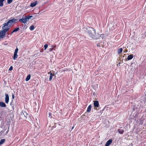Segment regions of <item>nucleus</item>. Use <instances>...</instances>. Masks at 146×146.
<instances>
[{
	"mask_svg": "<svg viewBox=\"0 0 146 146\" xmlns=\"http://www.w3.org/2000/svg\"><path fill=\"white\" fill-rule=\"evenodd\" d=\"M88 38L94 39H99L100 40H102L104 37V35L97 33L96 34L95 30L92 28L89 27L87 29Z\"/></svg>",
	"mask_w": 146,
	"mask_h": 146,
	"instance_id": "obj_1",
	"label": "nucleus"
},
{
	"mask_svg": "<svg viewBox=\"0 0 146 146\" xmlns=\"http://www.w3.org/2000/svg\"><path fill=\"white\" fill-rule=\"evenodd\" d=\"M10 27L6 23H4L2 26V30L6 32L9 29Z\"/></svg>",
	"mask_w": 146,
	"mask_h": 146,
	"instance_id": "obj_2",
	"label": "nucleus"
},
{
	"mask_svg": "<svg viewBox=\"0 0 146 146\" xmlns=\"http://www.w3.org/2000/svg\"><path fill=\"white\" fill-rule=\"evenodd\" d=\"M16 20L17 19L13 18L9 20L6 23L8 24V25L10 27L11 25L15 23Z\"/></svg>",
	"mask_w": 146,
	"mask_h": 146,
	"instance_id": "obj_3",
	"label": "nucleus"
},
{
	"mask_svg": "<svg viewBox=\"0 0 146 146\" xmlns=\"http://www.w3.org/2000/svg\"><path fill=\"white\" fill-rule=\"evenodd\" d=\"M28 19L27 18V17H26L24 19L23 18L20 19L19 21L24 23H25L28 21Z\"/></svg>",
	"mask_w": 146,
	"mask_h": 146,
	"instance_id": "obj_4",
	"label": "nucleus"
},
{
	"mask_svg": "<svg viewBox=\"0 0 146 146\" xmlns=\"http://www.w3.org/2000/svg\"><path fill=\"white\" fill-rule=\"evenodd\" d=\"M6 32L2 30L0 32V38H3L5 35Z\"/></svg>",
	"mask_w": 146,
	"mask_h": 146,
	"instance_id": "obj_5",
	"label": "nucleus"
},
{
	"mask_svg": "<svg viewBox=\"0 0 146 146\" xmlns=\"http://www.w3.org/2000/svg\"><path fill=\"white\" fill-rule=\"evenodd\" d=\"M5 102L6 103L8 104L9 102V97L8 94H5Z\"/></svg>",
	"mask_w": 146,
	"mask_h": 146,
	"instance_id": "obj_6",
	"label": "nucleus"
},
{
	"mask_svg": "<svg viewBox=\"0 0 146 146\" xmlns=\"http://www.w3.org/2000/svg\"><path fill=\"white\" fill-rule=\"evenodd\" d=\"M112 141L111 139H109L106 142L105 146H109L112 143Z\"/></svg>",
	"mask_w": 146,
	"mask_h": 146,
	"instance_id": "obj_7",
	"label": "nucleus"
},
{
	"mask_svg": "<svg viewBox=\"0 0 146 146\" xmlns=\"http://www.w3.org/2000/svg\"><path fill=\"white\" fill-rule=\"evenodd\" d=\"M38 2L37 1H36L35 2L32 3H31L30 5V7H33L35 6L37 4Z\"/></svg>",
	"mask_w": 146,
	"mask_h": 146,
	"instance_id": "obj_8",
	"label": "nucleus"
},
{
	"mask_svg": "<svg viewBox=\"0 0 146 146\" xmlns=\"http://www.w3.org/2000/svg\"><path fill=\"white\" fill-rule=\"evenodd\" d=\"M94 107H98L99 106V102L98 101H94Z\"/></svg>",
	"mask_w": 146,
	"mask_h": 146,
	"instance_id": "obj_9",
	"label": "nucleus"
},
{
	"mask_svg": "<svg viewBox=\"0 0 146 146\" xmlns=\"http://www.w3.org/2000/svg\"><path fill=\"white\" fill-rule=\"evenodd\" d=\"M0 106L1 107L5 108L6 107V105L4 102H0Z\"/></svg>",
	"mask_w": 146,
	"mask_h": 146,
	"instance_id": "obj_10",
	"label": "nucleus"
},
{
	"mask_svg": "<svg viewBox=\"0 0 146 146\" xmlns=\"http://www.w3.org/2000/svg\"><path fill=\"white\" fill-rule=\"evenodd\" d=\"M92 108V106L91 105H90L88 107L87 111V112H90Z\"/></svg>",
	"mask_w": 146,
	"mask_h": 146,
	"instance_id": "obj_11",
	"label": "nucleus"
},
{
	"mask_svg": "<svg viewBox=\"0 0 146 146\" xmlns=\"http://www.w3.org/2000/svg\"><path fill=\"white\" fill-rule=\"evenodd\" d=\"M133 54H130L128 56L127 58V59L128 60H131L133 58Z\"/></svg>",
	"mask_w": 146,
	"mask_h": 146,
	"instance_id": "obj_12",
	"label": "nucleus"
},
{
	"mask_svg": "<svg viewBox=\"0 0 146 146\" xmlns=\"http://www.w3.org/2000/svg\"><path fill=\"white\" fill-rule=\"evenodd\" d=\"M48 74H50V75L49 79L50 81L52 79L53 76H54V74H52L50 71L48 72Z\"/></svg>",
	"mask_w": 146,
	"mask_h": 146,
	"instance_id": "obj_13",
	"label": "nucleus"
},
{
	"mask_svg": "<svg viewBox=\"0 0 146 146\" xmlns=\"http://www.w3.org/2000/svg\"><path fill=\"white\" fill-rule=\"evenodd\" d=\"M17 53H15L14 52V56H13V59L15 60L16 58H17L18 56V55L17 54Z\"/></svg>",
	"mask_w": 146,
	"mask_h": 146,
	"instance_id": "obj_14",
	"label": "nucleus"
},
{
	"mask_svg": "<svg viewBox=\"0 0 146 146\" xmlns=\"http://www.w3.org/2000/svg\"><path fill=\"white\" fill-rule=\"evenodd\" d=\"M123 50V49L121 48H120L117 50L118 53L119 54L121 53Z\"/></svg>",
	"mask_w": 146,
	"mask_h": 146,
	"instance_id": "obj_15",
	"label": "nucleus"
},
{
	"mask_svg": "<svg viewBox=\"0 0 146 146\" xmlns=\"http://www.w3.org/2000/svg\"><path fill=\"white\" fill-rule=\"evenodd\" d=\"M5 139H2L0 141V145L3 144L5 142Z\"/></svg>",
	"mask_w": 146,
	"mask_h": 146,
	"instance_id": "obj_16",
	"label": "nucleus"
},
{
	"mask_svg": "<svg viewBox=\"0 0 146 146\" xmlns=\"http://www.w3.org/2000/svg\"><path fill=\"white\" fill-rule=\"evenodd\" d=\"M52 115V113L50 112H48L47 114V115L49 117L51 118L52 116L51 115Z\"/></svg>",
	"mask_w": 146,
	"mask_h": 146,
	"instance_id": "obj_17",
	"label": "nucleus"
},
{
	"mask_svg": "<svg viewBox=\"0 0 146 146\" xmlns=\"http://www.w3.org/2000/svg\"><path fill=\"white\" fill-rule=\"evenodd\" d=\"M118 132L120 134H122L124 132V130L122 129H118Z\"/></svg>",
	"mask_w": 146,
	"mask_h": 146,
	"instance_id": "obj_18",
	"label": "nucleus"
},
{
	"mask_svg": "<svg viewBox=\"0 0 146 146\" xmlns=\"http://www.w3.org/2000/svg\"><path fill=\"white\" fill-rule=\"evenodd\" d=\"M30 75H28L27 76V77L26 79V81H28L30 78Z\"/></svg>",
	"mask_w": 146,
	"mask_h": 146,
	"instance_id": "obj_19",
	"label": "nucleus"
},
{
	"mask_svg": "<svg viewBox=\"0 0 146 146\" xmlns=\"http://www.w3.org/2000/svg\"><path fill=\"white\" fill-rule=\"evenodd\" d=\"M35 27L34 26H31L30 27V29L31 31H33Z\"/></svg>",
	"mask_w": 146,
	"mask_h": 146,
	"instance_id": "obj_20",
	"label": "nucleus"
},
{
	"mask_svg": "<svg viewBox=\"0 0 146 146\" xmlns=\"http://www.w3.org/2000/svg\"><path fill=\"white\" fill-rule=\"evenodd\" d=\"M19 30V28L18 27L16 28L13 31V32H15L18 31Z\"/></svg>",
	"mask_w": 146,
	"mask_h": 146,
	"instance_id": "obj_21",
	"label": "nucleus"
},
{
	"mask_svg": "<svg viewBox=\"0 0 146 146\" xmlns=\"http://www.w3.org/2000/svg\"><path fill=\"white\" fill-rule=\"evenodd\" d=\"M13 1V0H7V2L8 4H10Z\"/></svg>",
	"mask_w": 146,
	"mask_h": 146,
	"instance_id": "obj_22",
	"label": "nucleus"
},
{
	"mask_svg": "<svg viewBox=\"0 0 146 146\" xmlns=\"http://www.w3.org/2000/svg\"><path fill=\"white\" fill-rule=\"evenodd\" d=\"M48 47V45L47 44H46L44 45V47L45 48L44 50H46Z\"/></svg>",
	"mask_w": 146,
	"mask_h": 146,
	"instance_id": "obj_23",
	"label": "nucleus"
},
{
	"mask_svg": "<svg viewBox=\"0 0 146 146\" xmlns=\"http://www.w3.org/2000/svg\"><path fill=\"white\" fill-rule=\"evenodd\" d=\"M3 5V3L0 1V6L2 7Z\"/></svg>",
	"mask_w": 146,
	"mask_h": 146,
	"instance_id": "obj_24",
	"label": "nucleus"
},
{
	"mask_svg": "<svg viewBox=\"0 0 146 146\" xmlns=\"http://www.w3.org/2000/svg\"><path fill=\"white\" fill-rule=\"evenodd\" d=\"M33 17V16H31L28 17H27V19H28V21L29 20V19H30L32 17Z\"/></svg>",
	"mask_w": 146,
	"mask_h": 146,
	"instance_id": "obj_25",
	"label": "nucleus"
},
{
	"mask_svg": "<svg viewBox=\"0 0 146 146\" xmlns=\"http://www.w3.org/2000/svg\"><path fill=\"white\" fill-rule=\"evenodd\" d=\"M18 51V49L17 48L15 49V51L14 52L17 53Z\"/></svg>",
	"mask_w": 146,
	"mask_h": 146,
	"instance_id": "obj_26",
	"label": "nucleus"
},
{
	"mask_svg": "<svg viewBox=\"0 0 146 146\" xmlns=\"http://www.w3.org/2000/svg\"><path fill=\"white\" fill-rule=\"evenodd\" d=\"M13 67L12 66H11L10 68H9V70H10V71H11L12 70H13Z\"/></svg>",
	"mask_w": 146,
	"mask_h": 146,
	"instance_id": "obj_27",
	"label": "nucleus"
},
{
	"mask_svg": "<svg viewBox=\"0 0 146 146\" xmlns=\"http://www.w3.org/2000/svg\"><path fill=\"white\" fill-rule=\"evenodd\" d=\"M53 49H54V48H50V49H49V51H52V50H53Z\"/></svg>",
	"mask_w": 146,
	"mask_h": 146,
	"instance_id": "obj_28",
	"label": "nucleus"
},
{
	"mask_svg": "<svg viewBox=\"0 0 146 146\" xmlns=\"http://www.w3.org/2000/svg\"><path fill=\"white\" fill-rule=\"evenodd\" d=\"M12 98L13 99H14V95L13 94H12Z\"/></svg>",
	"mask_w": 146,
	"mask_h": 146,
	"instance_id": "obj_29",
	"label": "nucleus"
},
{
	"mask_svg": "<svg viewBox=\"0 0 146 146\" xmlns=\"http://www.w3.org/2000/svg\"><path fill=\"white\" fill-rule=\"evenodd\" d=\"M4 0H0V1L3 3Z\"/></svg>",
	"mask_w": 146,
	"mask_h": 146,
	"instance_id": "obj_30",
	"label": "nucleus"
},
{
	"mask_svg": "<svg viewBox=\"0 0 146 146\" xmlns=\"http://www.w3.org/2000/svg\"><path fill=\"white\" fill-rule=\"evenodd\" d=\"M121 63V62H118V64H119V66H120V64Z\"/></svg>",
	"mask_w": 146,
	"mask_h": 146,
	"instance_id": "obj_31",
	"label": "nucleus"
},
{
	"mask_svg": "<svg viewBox=\"0 0 146 146\" xmlns=\"http://www.w3.org/2000/svg\"><path fill=\"white\" fill-rule=\"evenodd\" d=\"M74 126H73V127H72V129H71L72 130L73 129H74Z\"/></svg>",
	"mask_w": 146,
	"mask_h": 146,
	"instance_id": "obj_32",
	"label": "nucleus"
},
{
	"mask_svg": "<svg viewBox=\"0 0 146 146\" xmlns=\"http://www.w3.org/2000/svg\"><path fill=\"white\" fill-rule=\"evenodd\" d=\"M14 32H13V31L11 33V35L13 33H14Z\"/></svg>",
	"mask_w": 146,
	"mask_h": 146,
	"instance_id": "obj_33",
	"label": "nucleus"
}]
</instances>
